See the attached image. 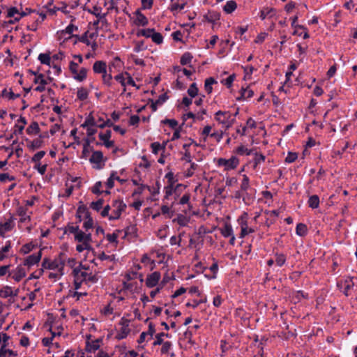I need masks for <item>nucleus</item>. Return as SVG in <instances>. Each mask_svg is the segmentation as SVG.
<instances>
[{
    "instance_id": "obj_1",
    "label": "nucleus",
    "mask_w": 357,
    "mask_h": 357,
    "mask_svg": "<svg viewBox=\"0 0 357 357\" xmlns=\"http://www.w3.org/2000/svg\"><path fill=\"white\" fill-rule=\"evenodd\" d=\"M215 120L222 124L226 129L231 127L235 122V118L231 117V114L229 112H217L215 113Z\"/></svg>"
},
{
    "instance_id": "obj_2",
    "label": "nucleus",
    "mask_w": 357,
    "mask_h": 357,
    "mask_svg": "<svg viewBox=\"0 0 357 357\" xmlns=\"http://www.w3.org/2000/svg\"><path fill=\"white\" fill-rule=\"evenodd\" d=\"M114 79L120 82L121 86L123 87V92L126 91V86L127 84L136 86L135 81L128 73H125V74H119L114 77Z\"/></svg>"
},
{
    "instance_id": "obj_3",
    "label": "nucleus",
    "mask_w": 357,
    "mask_h": 357,
    "mask_svg": "<svg viewBox=\"0 0 357 357\" xmlns=\"http://www.w3.org/2000/svg\"><path fill=\"white\" fill-rule=\"evenodd\" d=\"M112 207L114 208L113 211L114 215L109 217L110 220L119 219L121 213L125 210L126 205L121 200H115L112 203Z\"/></svg>"
},
{
    "instance_id": "obj_4",
    "label": "nucleus",
    "mask_w": 357,
    "mask_h": 357,
    "mask_svg": "<svg viewBox=\"0 0 357 357\" xmlns=\"http://www.w3.org/2000/svg\"><path fill=\"white\" fill-rule=\"evenodd\" d=\"M238 164V160L232 157L229 160H226L224 158H220L218 160V165L220 166H224L226 170L234 169H235Z\"/></svg>"
},
{
    "instance_id": "obj_5",
    "label": "nucleus",
    "mask_w": 357,
    "mask_h": 357,
    "mask_svg": "<svg viewBox=\"0 0 357 357\" xmlns=\"http://www.w3.org/2000/svg\"><path fill=\"white\" fill-rule=\"evenodd\" d=\"M130 321L127 319L122 318L119 324L121 325L120 333L118 334L119 339L125 338L130 333L129 328Z\"/></svg>"
},
{
    "instance_id": "obj_6",
    "label": "nucleus",
    "mask_w": 357,
    "mask_h": 357,
    "mask_svg": "<svg viewBox=\"0 0 357 357\" xmlns=\"http://www.w3.org/2000/svg\"><path fill=\"white\" fill-rule=\"evenodd\" d=\"M10 339V337L6 333L1 334V340L3 341V344L0 349V357H4L6 353H8L9 356H16L17 354L10 349H7L6 347L7 346V342Z\"/></svg>"
},
{
    "instance_id": "obj_7",
    "label": "nucleus",
    "mask_w": 357,
    "mask_h": 357,
    "mask_svg": "<svg viewBox=\"0 0 357 357\" xmlns=\"http://www.w3.org/2000/svg\"><path fill=\"white\" fill-rule=\"evenodd\" d=\"M160 278V273L157 271L149 275L146 280V286L150 288L155 287L158 284Z\"/></svg>"
},
{
    "instance_id": "obj_8",
    "label": "nucleus",
    "mask_w": 357,
    "mask_h": 357,
    "mask_svg": "<svg viewBox=\"0 0 357 357\" xmlns=\"http://www.w3.org/2000/svg\"><path fill=\"white\" fill-rule=\"evenodd\" d=\"M41 256H42V253H41L40 250L36 254H33V255L29 256L24 260V265L31 266L34 264H36L37 263H38L40 261V260L41 259Z\"/></svg>"
},
{
    "instance_id": "obj_9",
    "label": "nucleus",
    "mask_w": 357,
    "mask_h": 357,
    "mask_svg": "<svg viewBox=\"0 0 357 357\" xmlns=\"http://www.w3.org/2000/svg\"><path fill=\"white\" fill-rule=\"evenodd\" d=\"M75 240L79 243L91 242V234H86L82 230H79L75 236Z\"/></svg>"
},
{
    "instance_id": "obj_10",
    "label": "nucleus",
    "mask_w": 357,
    "mask_h": 357,
    "mask_svg": "<svg viewBox=\"0 0 357 357\" xmlns=\"http://www.w3.org/2000/svg\"><path fill=\"white\" fill-rule=\"evenodd\" d=\"M111 135H112V132L109 130H107L105 133H100L99 134L100 139L102 141H103L104 145L107 148H110V147H112L114 146V142L109 140V138L111 137Z\"/></svg>"
},
{
    "instance_id": "obj_11",
    "label": "nucleus",
    "mask_w": 357,
    "mask_h": 357,
    "mask_svg": "<svg viewBox=\"0 0 357 357\" xmlns=\"http://www.w3.org/2000/svg\"><path fill=\"white\" fill-rule=\"evenodd\" d=\"M51 269L52 270H57L58 272H59L60 275H63V267H64V262L61 260V258L56 259L54 261H51Z\"/></svg>"
},
{
    "instance_id": "obj_12",
    "label": "nucleus",
    "mask_w": 357,
    "mask_h": 357,
    "mask_svg": "<svg viewBox=\"0 0 357 357\" xmlns=\"http://www.w3.org/2000/svg\"><path fill=\"white\" fill-rule=\"evenodd\" d=\"M93 70L96 73L103 74L107 72V65L105 61H97L93 66Z\"/></svg>"
},
{
    "instance_id": "obj_13",
    "label": "nucleus",
    "mask_w": 357,
    "mask_h": 357,
    "mask_svg": "<svg viewBox=\"0 0 357 357\" xmlns=\"http://www.w3.org/2000/svg\"><path fill=\"white\" fill-rule=\"evenodd\" d=\"M135 15V23L136 25L145 26L148 24V19L139 10L136 11Z\"/></svg>"
},
{
    "instance_id": "obj_14",
    "label": "nucleus",
    "mask_w": 357,
    "mask_h": 357,
    "mask_svg": "<svg viewBox=\"0 0 357 357\" xmlns=\"http://www.w3.org/2000/svg\"><path fill=\"white\" fill-rule=\"evenodd\" d=\"M26 275V271L24 268L21 266L17 267V268L13 272V278L17 281H20Z\"/></svg>"
},
{
    "instance_id": "obj_15",
    "label": "nucleus",
    "mask_w": 357,
    "mask_h": 357,
    "mask_svg": "<svg viewBox=\"0 0 357 357\" xmlns=\"http://www.w3.org/2000/svg\"><path fill=\"white\" fill-rule=\"evenodd\" d=\"M73 273L75 278H79L82 282L86 281L88 277V273L85 271H82L79 268H75L73 271Z\"/></svg>"
},
{
    "instance_id": "obj_16",
    "label": "nucleus",
    "mask_w": 357,
    "mask_h": 357,
    "mask_svg": "<svg viewBox=\"0 0 357 357\" xmlns=\"http://www.w3.org/2000/svg\"><path fill=\"white\" fill-rule=\"evenodd\" d=\"M26 124V121L24 117L20 116L19 120L17 121V123L15 125V128H17V130H15L14 133L16 134H22V131L24 128V126Z\"/></svg>"
},
{
    "instance_id": "obj_17",
    "label": "nucleus",
    "mask_w": 357,
    "mask_h": 357,
    "mask_svg": "<svg viewBox=\"0 0 357 357\" xmlns=\"http://www.w3.org/2000/svg\"><path fill=\"white\" fill-rule=\"evenodd\" d=\"M236 8L237 4L236 1L231 0L226 3L223 8V10L226 13L229 14L234 12L236 9Z\"/></svg>"
},
{
    "instance_id": "obj_18",
    "label": "nucleus",
    "mask_w": 357,
    "mask_h": 357,
    "mask_svg": "<svg viewBox=\"0 0 357 357\" xmlns=\"http://www.w3.org/2000/svg\"><path fill=\"white\" fill-rule=\"evenodd\" d=\"M102 153L100 151H96L93 153L89 160L91 163L98 164L102 161Z\"/></svg>"
},
{
    "instance_id": "obj_19",
    "label": "nucleus",
    "mask_w": 357,
    "mask_h": 357,
    "mask_svg": "<svg viewBox=\"0 0 357 357\" xmlns=\"http://www.w3.org/2000/svg\"><path fill=\"white\" fill-rule=\"evenodd\" d=\"M33 12V10H31V8H26L24 11H22V13H19V16L17 17H14L13 20H10L8 23L9 24H15L17 22H19L20 20V19L26 15H27L28 14L31 13Z\"/></svg>"
},
{
    "instance_id": "obj_20",
    "label": "nucleus",
    "mask_w": 357,
    "mask_h": 357,
    "mask_svg": "<svg viewBox=\"0 0 357 357\" xmlns=\"http://www.w3.org/2000/svg\"><path fill=\"white\" fill-rule=\"evenodd\" d=\"M40 131L39 126L37 122H32L30 126L26 128V132L29 135L37 134Z\"/></svg>"
},
{
    "instance_id": "obj_21",
    "label": "nucleus",
    "mask_w": 357,
    "mask_h": 357,
    "mask_svg": "<svg viewBox=\"0 0 357 357\" xmlns=\"http://www.w3.org/2000/svg\"><path fill=\"white\" fill-rule=\"evenodd\" d=\"M309 206L312 208H317L319 207V198L317 195H312L308 200Z\"/></svg>"
},
{
    "instance_id": "obj_22",
    "label": "nucleus",
    "mask_w": 357,
    "mask_h": 357,
    "mask_svg": "<svg viewBox=\"0 0 357 357\" xmlns=\"http://www.w3.org/2000/svg\"><path fill=\"white\" fill-rule=\"evenodd\" d=\"M12 224L10 221L0 225V236H3L5 233L12 229Z\"/></svg>"
},
{
    "instance_id": "obj_23",
    "label": "nucleus",
    "mask_w": 357,
    "mask_h": 357,
    "mask_svg": "<svg viewBox=\"0 0 357 357\" xmlns=\"http://www.w3.org/2000/svg\"><path fill=\"white\" fill-rule=\"evenodd\" d=\"M84 218L86 221L84 222V228L87 231L89 229L93 227V221L89 212H86V217H84Z\"/></svg>"
},
{
    "instance_id": "obj_24",
    "label": "nucleus",
    "mask_w": 357,
    "mask_h": 357,
    "mask_svg": "<svg viewBox=\"0 0 357 357\" xmlns=\"http://www.w3.org/2000/svg\"><path fill=\"white\" fill-rule=\"evenodd\" d=\"M13 296V289L10 287L6 286L0 290V296L7 298Z\"/></svg>"
},
{
    "instance_id": "obj_25",
    "label": "nucleus",
    "mask_w": 357,
    "mask_h": 357,
    "mask_svg": "<svg viewBox=\"0 0 357 357\" xmlns=\"http://www.w3.org/2000/svg\"><path fill=\"white\" fill-rule=\"evenodd\" d=\"M215 83H216V81L213 77H209L205 80L204 88L208 93H211L212 92L213 88L211 86Z\"/></svg>"
},
{
    "instance_id": "obj_26",
    "label": "nucleus",
    "mask_w": 357,
    "mask_h": 357,
    "mask_svg": "<svg viewBox=\"0 0 357 357\" xmlns=\"http://www.w3.org/2000/svg\"><path fill=\"white\" fill-rule=\"evenodd\" d=\"M181 185H177L176 187L174 188L172 183L169 184L165 188V199H168L169 196H171L173 193H175L176 191V188L180 187Z\"/></svg>"
},
{
    "instance_id": "obj_27",
    "label": "nucleus",
    "mask_w": 357,
    "mask_h": 357,
    "mask_svg": "<svg viewBox=\"0 0 357 357\" xmlns=\"http://www.w3.org/2000/svg\"><path fill=\"white\" fill-rule=\"evenodd\" d=\"M96 125V123L95 121L94 117L91 114H89L88 117L86 119L85 121L81 125V126L83 128H86L95 126Z\"/></svg>"
},
{
    "instance_id": "obj_28",
    "label": "nucleus",
    "mask_w": 357,
    "mask_h": 357,
    "mask_svg": "<svg viewBox=\"0 0 357 357\" xmlns=\"http://www.w3.org/2000/svg\"><path fill=\"white\" fill-rule=\"evenodd\" d=\"M91 242L80 243V244L76 246V250L79 252H83L84 250H91L92 247L90 245Z\"/></svg>"
},
{
    "instance_id": "obj_29",
    "label": "nucleus",
    "mask_w": 357,
    "mask_h": 357,
    "mask_svg": "<svg viewBox=\"0 0 357 357\" xmlns=\"http://www.w3.org/2000/svg\"><path fill=\"white\" fill-rule=\"evenodd\" d=\"M275 11L273 8H266L261 11L260 17L261 20H264L267 16H273L275 15Z\"/></svg>"
},
{
    "instance_id": "obj_30",
    "label": "nucleus",
    "mask_w": 357,
    "mask_h": 357,
    "mask_svg": "<svg viewBox=\"0 0 357 357\" xmlns=\"http://www.w3.org/2000/svg\"><path fill=\"white\" fill-rule=\"evenodd\" d=\"M88 91L86 89L81 87L77 90V98L80 100H84L88 98Z\"/></svg>"
},
{
    "instance_id": "obj_31",
    "label": "nucleus",
    "mask_w": 357,
    "mask_h": 357,
    "mask_svg": "<svg viewBox=\"0 0 357 357\" xmlns=\"http://www.w3.org/2000/svg\"><path fill=\"white\" fill-rule=\"evenodd\" d=\"M296 232L298 236H304L307 233L306 225L303 223L298 224L296 226Z\"/></svg>"
},
{
    "instance_id": "obj_32",
    "label": "nucleus",
    "mask_w": 357,
    "mask_h": 357,
    "mask_svg": "<svg viewBox=\"0 0 357 357\" xmlns=\"http://www.w3.org/2000/svg\"><path fill=\"white\" fill-rule=\"evenodd\" d=\"M255 230L252 228H248L247 224L244 223L241 225V231L240 234V238H243L246 235H248L249 233L254 232Z\"/></svg>"
},
{
    "instance_id": "obj_33",
    "label": "nucleus",
    "mask_w": 357,
    "mask_h": 357,
    "mask_svg": "<svg viewBox=\"0 0 357 357\" xmlns=\"http://www.w3.org/2000/svg\"><path fill=\"white\" fill-rule=\"evenodd\" d=\"M1 96L3 97H7L10 100H14L15 98L20 97V94H15L11 89L10 91H8L6 89L2 91Z\"/></svg>"
},
{
    "instance_id": "obj_34",
    "label": "nucleus",
    "mask_w": 357,
    "mask_h": 357,
    "mask_svg": "<svg viewBox=\"0 0 357 357\" xmlns=\"http://www.w3.org/2000/svg\"><path fill=\"white\" fill-rule=\"evenodd\" d=\"M221 233L225 237H229L232 236L233 230L231 226L230 225L226 224L222 229Z\"/></svg>"
},
{
    "instance_id": "obj_35",
    "label": "nucleus",
    "mask_w": 357,
    "mask_h": 357,
    "mask_svg": "<svg viewBox=\"0 0 357 357\" xmlns=\"http://www.w3.org/2000/svg\"><path fill=\"white\" fill-rule=\"evenodd\" d=\"M192 59V56L189 52L184 53L181 58V64L184 66L189 63Z\"/></svg>"
},
{
    "instance_id": "obj_36",
    "label": "nucleus",
    "mask_w": 357,
    "mask_h": 357,
    "mask_svg": "<svg viewBox=\"0 0 357 357\" xmlns=\"http://www.w3.org/2000/svg\"><path fill=\"white\" fill-rule=\"evenodd\" d=\"M87 70L84 68H82L79 70V72L74 75V78L78 81H83L86 77Z\"/></svg>"
},
{
    "instance_id": "obj_37",
    "label": "nucleus",
    "mask_w": 357,
    "mask_h": 357,
    "mask_svg": "<svg viewBox=\"0 0 357 357\" xmlns=\"http://www.w3.org/2000/svg\"><path fill=\"white\" fill-rule=\"evenodd\" d=\"M188 93L191 98L195 97L198 93V88L197 87V84L195 83H192L188 90Z\"/></svg>"
},
{
    "instance_id": "obj_38",
    "label": "nucleus",
    "mask_w": 357,
    "mask_h": 357,
    "mask_svg": "<svg viewBox=\"0 0 357 357\" xmlns=\"http://www.w3.org/2000/svg\"><path fill=\"white\" fill-rule=\"evenodd\" d=\"M153 29H142L137 32L138 36H144L146 38H151V35L153 33Z\"/></svg>"
},
{
    "instance_id": "obj_39",
    "label": "nucleus",
    "mask_w": 357,
    "mask_h": 357,
    "mask_svg": "<svg viewBox=\"0 0 357 357\" xmlns=\"http://www.w3.org/2000/svg\"><path fill=\"white\" fill-rule=\"evenodd\" d=\"M38 59L43 64L49 65L50 64V56L47 54H40L38 56Z\"/></svg>"
},
{
    "instance_id": "obj_40",
    "label": "nucleus",
    "mask_w": 357,
    "mask_h": 357,
    "mask_svg": "<svg viewBox=\"0 0 357 357\" xmlns=\"http://www.w3.org/2000/svg\"><path fill=\"white\" fill-rule=\"evenodd\" d=\"M249 186V178L246 175H243V178L241 184V190L242 192H246Z\"/></svg>"
},
{
    "instance_id": "obj_41",
    "label": "nucleus",
    "mask_w": 357,
    "mask_h": 357,
    "mask_svg": "<svg viewBox=\"0 0 357 357\" xmlns=\"http://www.w3.org/2000/svg\"><path fill=\"white\" fill-rule=\"evenodd\" d=\"M151 38L152 40L157 44L162 43L163 40V37L161 35V33L155 31H153V33H152Z\"/></svg>"
},
{
    "instance_id": "obj_42",
    "label": "nucleus",
    "mask_w": 357,
    "mask_h": 357,
    "mask_svg": "<svg viewBox=\"0 0 357 357\" xmlns=\"http://www.w3.org/2000/svg\"><path fill=\"white\" fill-rule=\"evenodd\" d=\"M219 14L216 13H208L205 15V18L208 22H214L215 21L219 20Z\"/></svg>"
},
{
    "instance_id": "obj_43",
    "label": "nucleus",
    "mask_w": 357,
    "mask_h": 357,
    "mask_svg": "<svg viewBox=\"0 0 357 357\" xmlns=\"http://www.w3.org/2000/svg\"><path fill=\"white\" fill-rule=\"evenodd\" d=\"M253 94H254L253 91L250 89L249 88L241 89V96L244 99H247V98L252 97Z\"/></svg>"
},
{
    "instance_id": "obj_44",
    "label": "nucleus",
    "mask_w": 357,
    "mask_h": 357,
    "mask_svg": "<svg viewBox=\"0 0 357 357\" xmlns=\"http://www.w3.org/2000/svg\"><path fill=\"white\" fill-rule=\"evenodd\" d=\"M104 200L102 199H98L97 202H93L91 204V207L93 210L98 211L102 206Z\"/></svg>"
},
{
    "instance_id": "obj_45",
    "label": "nucleus",
    "mask_w": 357,
    "mask_h": 357,
    "mask_svg": "<svg viewBox=\"0 0 357 357\" xmlns=\"http://www.w3.org/2000/svg\"><path fill=\"white\" fill-rule=\"evenodd\" d=\"M163 336H168V334H165L164 333H158L155 335L156 340L153 343V346L156 345H160L163 344L165 342H163L162 337Z\"/></svg>"
},
{
    "instance_id": "obj_46",
    "label": "nucleus",
    "mask_w": 357,
    "mask_h": 357,
    "mask_svg": "<svg viewBox=\"0 0 357 357\" xmlns=\"http://www.w3.org/2000/svg\"><path fill=\"white\" fill-rule=\"evenodd\" d=\"M151 146L152 148V152L154 154H157L159 150L162 149H165V145L162 146L159 142H153L151 144Z\"/></svg>"
},
{
    "instance_id": "obj_47",
    "label": "nucleus",
    "mask_w": 357,
    "mask_h": 357,
    "mask_svg": "<svg viewBox=\"0 0 357 357\" xmlns=\"http://www.w3.org/2000/svg\"><path fill=\"white\" fill-rule=\"evenodd\" d=\"M98 348H99L98 342H94L91 344L88 343L86 344V349L89 352H93V351H96L97 349H98Z\"/></svg>"
},
{
    "instance_id": "obj_48",
    "label": "nucleus",
    "mask_w": 357,
    "mask_h": 357,
    "mask_svg": "<svg viewBox=\"0 0 357 357\" xmlns=\"http://www.w3.org/2000/svg\"><path fill=\"white\" fill-rule=\"evenodd\" d=\"M43 141L40 139H36L31 142L29 147L31 149H39L42 146Z\"/></svg>"
},
{
    "instance_id": "obj_49",
    "label": "nucleus",
    "mask_w": 357,
    "mask_h": 357,
    "mask_svg": "<svg viewBox=\"0 0 357 357\" xmlns=\"http://www.w3.org/2000/svg\"><path fill=\"white\" fill-rule=\"evenodd\" d=\"M102 82L105 84L107 85V86H110L112 82V75L109 73V74H107V72L102 74Z\"/></svg>"
},
{
    "instance_id": "obj_50",
    "label": "nucleus",
    "mask_w": 357,
    "mask_h": 357,
    "mask_svg": "<svg viewBox=\"0 0 357 357\" xmlns=\"http://www.w3.org/2000/svg\"><path fill=\"white\" fill-rule=\"evenodd\" d=\"M235 75H231L226 79L222 80L221 82L227 86V88H230L232 85V83L234 80Z\"/></svg>"
},
{
    "instance_id": "obj_51",
    "label": "nucleus",
    "mask_w": 357,
    "mask_h": 357,
    "mask_svg": "<svg viewBox=\"0 0 357 357\" xmlns=\"http://www.w3.org/2000/svg\"><path fill=\"white\" fill-rule=\"evenodd\" d=\"M79 230L80 229L78 226L68 225L66 228L65 233L68 232L73 234L75 236V234H77Z\"/></svg>"
},
{
    "instance_id": "obj_52",
    "label": "nucleus",
    "mask_w": 357,
    "mask_h": 357,
    "mask_svg": "<svg viewBox=\"0 0 357 357\" xmlns=\"http://www.w3.org/2000/svg\"><path fill=\"white\" fill-rule=\"evenodd\" d=\"M285 261H286V257L284 255H282V254H277L276 255L275 262L278 266H282L285 263Z\"/></svg>"
},
{
    "instance_id": "obj_53",
    "label": "nucleus",
    "mask_w": 357,
    "mask_h": 357,
    "mask_svg": "<svg viewBox=\"0 0 357 357\" xmlns=\"http://www.w3.org/2000/svg\"><path fill=\"white\" fill-rule=\"evenodd\" d=\"M162 345L161 353L162 354H167L172 347V343L170 342H165Z\"/></svg>"
},
{
    "instance_id": "obj_54",
    "label": "nucleus",
    "mask_w": 357,
    "mask_h": 357,
    "mask_svg": "<svg viewBox=\"0 0 357 357\" xmlns=\"http://www.w3.org/2000/svg\"><path fill=\"white\" fill-rule=\"evenodd\" d=\"M33 247L34 246L31 243L25 244L22 247L20 252L24 255L27 254L32 250Z\"/></svg>"
},
{
    "instance_id": "obj_55",
    "label": "nucleus",
    "mask_w": 357,
    "mask_h": 357,
    "mask_svg": "<svg viewBox=\"0 0 357 357\" xmlns=\"http://www.w3.org/2000/svg\"><path fill=\"white\" fill-rule=\"evenodd\" d=\"M45 155V151H40L33 155V157L32 158V161L34 162H39L41 160V158H43V156Z\"/></svg>"
},
{
    "instance_id": "obj_56",
    "label": "nucleus",
    "mask_w": 357,
    "mask_h": 357,
    "mask_svg": "<svg viewBox=\"0 0 357 357\" xmlns=\"http://www.w3.org/2000/svg\"><path fill=\"white\" fill-rule=\"evenodd\" d=\"M15 179V176H10L7 173L0 174V181L5 182L6 180L14 181Z\"/></svg>"
},
{
    "instance_id": "obj_57",
    "label": "nucleus",
    "mask_w": 357,
    "mask_h": 357,
    "mask_svg": "<svg viewBox=\"0 0 357 357\" xmlns=\"http://www.w3.org/2000/svg\"><path fill=\"white\" fill-rule=\"evenodd\" d=\"M297 157L296 153L289 152L285 158V161L289 163L293 162L296 160Z\"/></svg>"
},
{
    "instance_id": "obj_58",
    "label": "nucleus",
    "mask_w": 357,
    "mask_h": 357,
    "mask_svg": "<svg viewBox=\"0 0 357 357\" xmlns=\"http://www.w3.org/2000/svg\"><path fill=\"white\" fill-rule=\"evenodd\" d=\"M35 83H39L40 84H47V81L44 78V75L43 74H40L36 77L34 79Z\"/></svg>"
},
{
    "instance_id": "obj_59",
    "label": "nucleus",
    "mask_w": 357,
    "mask_h": 357,
    "mask_svg": "<svg viewBox=\"0 0 357 357\" xmlns=\"http://www.w3.org/2000/svg\"><path fill=\"white\" fill-rule=\"evenodd\" d=\"M153 0H142V6L144 9H150L152 7Z\"/></svg>"
},
{
    "instance_id": "obj_60",
    "label": "nucleus",
    "mask_w": 357,
    "mask_h": 357,
    "mask_svg": "<svg viewBox=\"0 0 357 357\" xmlns=\"http://www.w3.org/2000/svg\"><path fill=\"white\" fill-rule=\"evenodd\" d=\"M114 172H112L110 175V177L107 179L106 183V185L108 188L111 189L114 187Z\"/></svg>"
},
{
    "instance_id": "obj_61",
    "label": "nucleus",
    "mask_w": 357,
    "mask_h": 357,
    "mask_svg": "<svg viewBox=\"0 0 357 357\" xmlns=\"http://www.w3.org/2000/svg\"><path fill=\"white\" fill-rule=\"evenodd\" d=\"M163 123L168 124L172 128H175L178 126L177 121L174 119H165Z\"/></svg>"
},
{
    "instance_id": "obj_62",
    "label": "nucleus",
    "mask_w": 357,
    "mask_h": 357,
    "mask_svg": "<svg viewBox=\"0 0 357 357\" xmlns=\"http://www.w3.org/2000/svg\"><path fill=\"white\" fill-rule=\"evenodd\" d=\"M18 13H19V10H17V8L11 7L8 10L7 17H14V15L15 14H18Z\"/></svg>"
},
{
    "instance_id": "obj_63",
    "label": "nucleus",
    "mask_w": 357,
    "mask_h": 357,
    "mask_svg": "<svg viewBox=\"0 0 357 357\" xmlns=\"http://www.w3.org/2000/svg\"><path fill=\"white\" fill-rule=\"evenodd\" d=\"M168 99L166 93L162 94L159 96L158 99L155 101L158 105H161Z\"/></svg>"
},
{
    "instance_id": "obj_64",
    "label": "nucleus",
    "mask_w": 357,
    "mask_h": 357,
    "mask_svg": "<svg viewBox=\"0 0 357 357\" xmlns=\"http://www.w3.org/2000/svg\"><path fill=\"white\" fill-rule=\"evenodd\" d=\"M76 30H77V27L70 24L66 28L63 32L67 34H71L74 31Z\"/></svg>"
}]
</instances>
